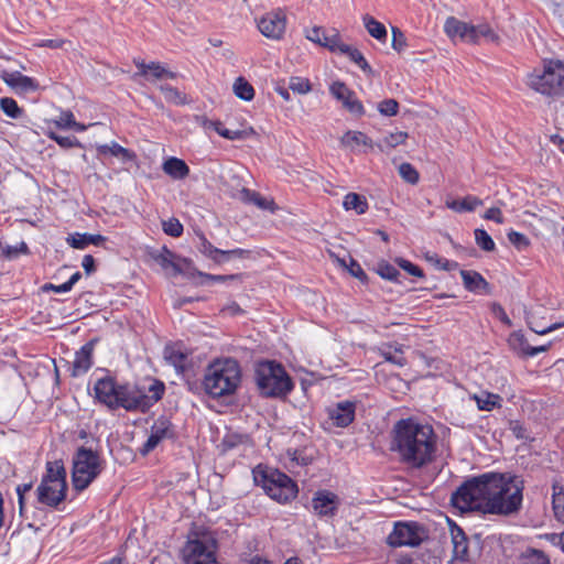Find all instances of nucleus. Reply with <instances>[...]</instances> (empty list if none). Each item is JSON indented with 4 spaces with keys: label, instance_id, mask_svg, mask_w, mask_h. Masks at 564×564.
<instances>
[{
    "label": "nucleus",
    "instance_id": "5701e85b",
    "mask_svg": "<svg viewBox=\"0 0 564 564\" xmlns=\"http://www.w3.org/2000/svg\"><path fill=\"white\" fill-rule=\"evenodd\" d=\"M135 66L139 69L138 75L144 76L150 79V76L154 79L162 78H176V74L163 67L160 63L151 62L149 64L140 61H134Z\"/></svg>",
    "mask_w": 564,
    "mask_h": 564
},
{
    "label": "nucleus",
    "instance_id": "338daca9",
    "mask_svg": "<svg viewBox=\"0 0 564 564\" xmlns=\"http://www.w3.org/2000/svg\"><path fill=\"white\" fill-rule=\"evenodd\" d=\"M484 218L485 219H488V220H494L496 221L497 224H502L503 223V216H502V213L499 208L497 207H492V208H489L485 215H484Z\"/></svg>",
    "mask_w": 564,
    "mask_h": 564
},
{
    "label": "nucleus",
    "instance_id": "a211bd4d",
    "mask_svg": "<svg viewBox=\"0 0 564 564\" xmlns=\"http://www.w3.org/2000/svg\"><path fill=\"white\" fill-rule=\"evenodd\" d=\"M312 507L321 517L334 516L338 507V497L327 490L317 491L312 499Z\"/></svg>",
    "mask_w": 564,
    "mask_h": 564
},
{
    "label": "nucleus",
    "instance_id": "72a5a7b5",
    "mask_svg": "<svg viewBox=\"0 0 564 564\" xmlns=\"http://www.w3.org/2000/svg\"><path fill=\"white\" fill-rule=\"evenodd\" d=\"M364 26L366 28L367 32L375 37L376 40L380 42H386L388 32L386 26L377 21L373 17L369 14H365L362 17Z\"/></svg>",
    "mask_w": 564,
    "mask_h": 564
},
{
    "label": "nucleus",
    "instance_id": "412c9836",
    "mask_svg": "<svg viewBox=\"0 0 564 564\" xmlns=\"http://www.w3.org/2000/svg\"><path fill=\"white\" fill-rule=\"evenodd\" d=\"M93 344L87 343L76 352L72 369L73 377H79L90 369L93 365Z\"/></svg>",
    "mask_w": 564,
    "mask_h": 564
},
{
    "label": "nucleus",
    "instance_id": "0eeeda50",
    "mask_svg": "<svg viewBox=\"0 0 564 564\" xmlns=\"http://www.w3.org/2000/svg\"><path fill=\"white\" fill-rule=\"evenodd\" d=\"M104 460L97 452L80 446L73 456L72 481L77 491L86 489L102 471Z\"/></svg>",
    "mask_w": 564,
    "mask_h": 564
},
{
    "label": "nucleus",
    "instance_id": "4c0bfd02",
    "mask_svg": "<svg viewBox=\"0 0 564 564\" xmlns=\"http://www.w3.org/2000/svg\"><path fill=\"white\" fill-rule=\"evenodd\" d=\"M473 399L476 401L477 406L481 411H491L497 406H500L501 398L498 394L490 392H481L475 394Z\"/></svg>",
    "mask_w": 564,
    "mask_h": 564
},
{
    "label": "nucleus",
    "instance_id": "9d476101",
    "mask_svg": "<svg viewBox=\"0 0 564 564\" xmlns=\"http://www.w3.org/2000/svg\"><path fill=\"white\" fill-rule=\"evenodd\" d=\"M184 564H218L215 542L207 536L189 539L182 550Z\"/></svg>",
    "mask_w": 564,
    "mask_h": 564
},
{
    "label": "nucleus",
    "instance_id": "bb28decb",
    "mask_svg": "<svg viewBox=\"0 0 564 564\" xmlns=\"http://www.w3.org/2000/svg\"><path fill=\"white\" fill-rule=\"evenodd\" d=\"M234 196L239 198L243 203L253 204L260 209L273 210L274 203L272 200H268L267 198L262 197L258 192L251 191L249 188L242 187Z\"/></svg>",
    "mask_w": 564,
    "mask_h": 564
},
{
    "label": "nucleus",
    "instance_id": "c756f323",
    "mask_svg": "<svg viewBox=\"0 0 564 564\" xmlns=\"http://www.w3.org/2000/svg\"><path fill=\"white\" fill-rule=\"evenodd\" d=\"M540 311H542L541 307L538 310L531 308L530 311H525L527 324L532 332L539 335H545L550 332H553L564 326V321L551 324L549 326L542 325V323L536 319V316L539 315Z\"/></svg>",
    "mask_w": 564,
    "mask_h": 564
},
{
    "label": "nucleus",
    "instance_id": "37998d69",
    "mask_svg": "<svg viewBox=\"0 0 564 564\" xmlns=\"http://www.w3.org/2000/svg\"><path fill=\"white\" fill-rule=\"evenodd\" d=\"M249 441H250V438L246 434L229 432L224 436L221 446H223L224 451H230L240 445L248 444Z\"/></svg>",
    "mask_w": 564,
    "mask_h": 564
},
{
    "label": "nucleus",
    "instance_id": "6ab92c4d",
    "mask_svg": "<svg viewBox=\"0 0 564 564\" xmlns=\"http://www.w3.org/2000/svg\"><path fill=\"white\" fill-rule=\"evenodd\" d=\"M1 78L9 87L19 93L34 91L39 87V84L33 78L20 72H4Z\"/></svg>",
    "mask_w": 564,
    "mask_h": 564
},
{
    "label": "nucleus",
    "instance_id": "f8f14e48",
    "mask_svg": "<svg viewBox=\"0 0 564 564\" xmlns=\"http://www.w3.org/2000/svg\"><path fill=\"white\" fill-rule=\"evenodd\" d=\"M286 25V17L282 10L267 13L258 22L259 31L269 39L279 40L282 37Z\"/></svg>",
    "mask_w": 564,
    "mask_h": 564
},
{
    "label": "nucleus",
    "instance_id": "a18cd8bd",
    "mask_svg": "<svg viewBox=\"0 0 564 564\" xmlns=\"http://www.w3.org/2000/svg\"><path fill=\"white\" fill-rule=\"evenodd\" d=\"M164 358L176 369H183L185 367L187 356L180 349L166 347L164 350Z\"/></svg>",
    "mask_w": 564,
    "mask_h": 564
},
{
    "label": "nucleus",
    "instance_id": "c9c22d12",
    "mask_svg": "<svg viewBox=\"0 0 564 564\" xmlns=\"http://www.w3.org/2000/svg\"><path fill=\"white\" fill-rule=\"evenodd\" d=\"M200 253L212 259L216 263L225 262V252L221 249L214 247L205 236H199V243L197 246Z\"/></svg>",
    "mask_w": 564,
    "mask_h": 564
},
{
    "label": "nucleus",
    "instance_id": "09e8293b",
    "mask_svg": "<svg viewBox=\"0 0 564 564\" xmlns=\"http://www.w3.org/2000/svg\"><path fill=\"white\" fill-rule=\"evenodd\" d=\"M524 564H551L550 557L541 550L528 549L523 554Z\"/></svg>",
    "mask_w": 564,
    "mask_h": 564
},
{
    "label": "nucleus",
    "instance_id": "f3484780",
    "mask_svg": "<svg viewBox=\"0 0 564 564\" xmlns=\"http://www.w3.org/2000/svg\"><path fill=\"white\" fill-rule=\"evenodd\" d=\"M449 533L453 544V558L460 562L468 560V539L463 529L448 519Z\"/></svg>",
    "mask_w": 564,
    "mask_h": 564
},
{
    "label": "nucleus",
    "instance_id": "1a4fd4ad",
    "mask_svg": "<svg viewBox=\"0 0 564 564\" xmlns=\"http://www.w3.org/2000/svg\"><path fill=\"white\" fill-rule=\"evenodd\" d=\"M429 533L424 525L417 522H395L393 530L387 536L391 547H416L427 540Z\"/></svg>",
    "mask_w": 564,
    "mask_h": 564
},
{
    "label": "nucleus",
    "instance_id": "4468645a",
    "mask_svg": "<svg viewBox=\"0 0 564 564\" xmlns=\"http://www.w3.org/2000/svg\"><path fill=\"white\" fill-rule=\"evenodd\" d=\"M155 262L164 270H171L173 275L184 274L192 269V261L170 251L167 248L154 257Z\"/></svg>",
    "mask_w": 564,
    "mask_h": 564
},
{
    "label": "nucleus",
    "instance_id": "de8ad7c7",
    "mask_svg": "<svg viewBox=\"0 0 564 564\" xmlns=\"http://www.w3.org/2000/svg\"><path fill=\"white\" fill-rule=\"evenodd\" d=\"M48 138L54 140L63 149L82 148V143L74 135H59L56 132L50 131Z\"/></svg>",
    "mask_w": 564,
    "mask_h": 564
},
{
    "label": "nucleus",
    "instance_id": "aec40b11",
    "mask_svg": "<svg viewBox=\"0 0 564 564\" xmlns=\"http://www.w3.org/2000/svg\"><path fill=\"white\" fill-rule=\"evenodd\" d=\"M509 346L513 351H516L519 355H523L527 357H534L540 352H544L547 350V345L531 346L524 335L520 332L512 333L508 338Z\"/></svg>",
    "mask_w": 564,
    "mask_h": 564
},
{
    "label": "nucleus",
    "instance_id": "0e129e2a",
    "mask_svg": "<svg viewBox=\"0 0 564 564\" xmlns=\"http://www.w3.org/2000/svg\"><path fill=\"white\" fill-rule=\"evenodd\" d=\"M427 259L430 261H433L436 265H438L440 268H442L443 270H446V271H452V270H455L458 268L457 262L451 261V260H447L444 258H440L436 254L433 257H429Z\"/></svg>",
    "mask_w": 564,
    "mask_h": 564
},
{
    "label": "nucleus",
    "instance_id": "a878e982",
    "mask_svg": "<svg viewBox=\"0 0 564 564\" xmlns=\"http://www.w3.org/2000/svg\"><path fill=\"white\" fill-rule=\"evenodd\" d=\"M306 37L315 43H318L322 46L328 47L330 51H336L339 44L338 34L334 33L332 35L326 34L325 30L322 28H313L307 31Z\"/></svg>",
    "mask_w": 564,
    "mask_h": 564
},
{
    "label": "nucleus",
    "instance_id": "393cba45",
    "mask_svg": "<svg viewBox=\"0 0 564 564\" xmlns=\"http://www.w3.org/2000/svg\"><path fill=\"white\" fill-rule=\"evenodd\" d=\"M162 170L174 180H184L189 174V167L185 161L171 156L163 162Z\"/></svg>",
    "mask_w": 564,
    "mask_h": 564
},
{
    "label": "nucleus",
    "instance_id": "8fccbe9b",
    "mask_svg": "<svg viewBox=\"0 0 564 564\" xmlns=\"http://www.w3.org/2000/svg\"><path fill=\"white\" fill-rule=\"evenodd\" d=\"M377 273L381 278L392 282H398V278L400 276L399 270L392 264L384 261L378 263Z\"/></svg>",
    "mask_w": 564,
    "mask_h": 564
},
{
    "label": "nucleus",
    "instance_id": "69168bd1",
    "mask_svg": "<svg viewBox=\"0 0 564 564\" xmlns=\"http://www.w3.org/2000/svg\"><path fill=\"white\" fill-rule=\"evenodd\" d=\"M32 489V482L19 485L17 487V495L19 499L20 510L23 511L25 494H28Z\"/></svg>",
    "mask_w": 564,
    "mask_h": 564
},
{
    "label": "nucleus",
    "instance_id": "b1692460",
    "mask_svg": "<svg viewBox=\"0 0 564 564\" xmlns=\"http://www.w3.org/2000/svg\"><path fill=\"white\" fill-rule=\"evenodd\" d=\"M460 275L466 290L469 292L480 293L487 292L489 289L488 282L482 275L473 270H462Z\"/></svg>",
    "mask_w": 564,
    "mask_h": 564
},
{
    "label": "nucleus",
    "instance_id": "a19ab883",
    "mask_svg": "<svg viewBox=\"0 0 564 564\" xmlns=\"http://www.w3.org/2000/svg\"><path fill=\"white\" fill-rule=\"evenodd\" d=\"M480 39L489 42H496L498 35L488 24L471 25V43H478Z\"/></svg>",
    "mask_w": 564,
    "mask_h": 564
},
{
    "label": "nucleus",
    "instance_id": "423d86ee",
    "mask_svg": "<svg viewBox=\"0 0 564 564\" xmlns=\"http://www.w3.org/2000/svg\"><path fill=\"white\" fill-rule=\"evenodd\" d=\"M253 478L271 499L280 503L289 502L297 495L296 484L278 469L259 465L253 469Z\"/></svg>",
    "mask_w": 564,
    "mask_h": 564
},
{
    "label": "nucleus",
    "instance_id": "58836bf2",
    "mask_svg": "<svg viewBox=\"0 0 564 564\" xmlns=\"http://www.w3.org/2000/svg\"><path fill=\"white\" fill-rule=\"evenodd\" d=\"M481 205V200L475 196H466L463 199H455L446 203V206L457 213L473 212L477 206Z\"/></svg>",
    "mask_w": 564,
    "mask_h": 564
},
{
    "label": "nucleus",
    "instance_id": "79ce46f5",
    "mask_svg": "<svg viewBox=\"0 0 564 564\" xmlns=\"http://www.w3.org/2000/svg\"><path fill=\"white\" fill-rule=\"evenodd\" d=\"M160 90L163 94L165 100L176 106L187 104L186 95L181 93L178 89L170 85H161Z\"/></svg>",
    "mask_w": 564,
    "mask_h": 564
},
{
    "label": "nucleus",
    "instance_id": "7ed1b4c3",
    "mask_svg": "<svg viewBox=\"0 0 564 564\" xmlns=\"http://www.w3.org/2000/svg\"><path fill=\"white\" fill-rule=\"evenodd\" d=\"M148 384L119 383L111 377L98 379L94 386L97 400L110 410L119 408L129 412H148L165 392V386L158 379H148Z\"/></svg>",
    "mask_w": 564,
    "mask_h": 564
},
{
    "label": "nucleus",
    "instance_id": "7c9ffc66",
    "mask_svg": "<svg viewBox=\"0 0 564 564\" xmlns=\"http://www.w3.org/2000/svg\"><path fill=\"white\" fill-rule=\"evenodd\" d=\"M408 137V133L403 131L391 132L376 142L375 147H377L381 152L389 153L392 149L403 144Z\"/></svg>",
    "mask_w": 564,
    "mask_h": 564
},
{
    "label": "nucleus",
    "instance_id": "bf43d9fd",
    "mask_svg": "<svg viewBox=\"0 0 564 564\" xmlns=\"http://www.w3.org/2000/svg\"><path fill=\"white\" fill-rule=\"evenodd\" d=\"M395 262L401 269L406 271L409 274L416 276V278L424 276L422 269L420 267L415 265L414 263H412L411 261L403 259V258H398V259H395Z\"/></svg>",
    "mask_w": 564,
    "mask_h": 564
},
{
    "label": "nucleus",
    "instance_id": "e2e57ef3",
    "mask_svg": "<svg viewBox=\"0 0 564 564\" xmlns=\"http://www.w3.org/2000/svg\"><path fill=\"white\" fill-rule=\"evenodd\" d=\"M382 356L386 359V361L397 365L399 367L405 365V359L400 350H395L394 352L383 350Z\"/></svg>",
    "mask_w": 564,
    "mask_h": 564
},
{
    "label": "nucleus",
    "instance_id": "c85d7f7f",
    "mask_svg": "<svg viewBox=\"0 0 564 564\" xmlns=\"http://www.w3.org/2000/svg\"><path fill=\"white\" fill-rule=\"evenodd\" d=\"M67 243L74 249H85L88 245L100 246L106 241L101 235L75 232L66 238Z\"/></svg>",
    "mask_w": 564,
    "mask_h": 564
},
{
    "label": "nucleus",
    "instance_id": "052dcab7",
    "mask_svg": "<svg viewBox=\"0 0 564 564\" xmlns=\"http://www.w3.org/2000/svg\"><path fill=\"white\" fill-rule=\"evenodd\" d=\"M391 45H392L393 50H395L397 52H402L408 46L405 35L403 34V32L400 29H398L395 26L392 28V44Z\"/></svg>",
    "mask_w": 564,
    "mask_h": 564
},
{
    "label": "nucleus",
    "instance_id": "cd10ccee",
    "mask_svg": "<svg viewBox=\"0 0 564 564\" xmlns=\"http://www.w3.org/2000/svg\"><path fill=\"white\" fill-rule=\"evenodd\" d=\"M340 144L350 149L351 151H355L359 145H364L370 149L375 148L372 140L368 138L364 132L352 130L347 131L340 138Z\"/></svg>",
    "mask_w": 564,
    "mask_h": 564
},
{
    "label": "nucleus",
    "instance_id": "9b49d317",
    "mask_svg": "<svg viewBox=\"0 0 564 564\" xmlns=\"http://www.w3.org/2000/svg\"><path fill=\"white\" fill-rule=\"evenodd\" d=\"M66 489L56 481L41 480L36 488L37 502L56 509L66 498Z\"/></svg>",
    "mask_w": 564,
    "mask_h": 564
},
{
    "label": "nucleus",
    "instance_id": "dca6fc26",
    "mask_svg": "<svg viewBox=\"0 0 564 564\" xmlns=\"http://www.w3.org/2000/svg\"><path fill=\"white\" fill-rule=\"evenodd\" d=\"M356 403L341 401L328 410V416L337 427H347L355 420Z\"/></svg>",
    "mask_w": 564,
    "mask_h": 564
},
{
    "label": "nucleus",
    "instance_id": "5fc2aeb1",
    "mask_svg": "<svg viewBox=\"0 0 564 564\" xmlns=\"http://www.w3.org/2000/svg\"><path fill=\"white\" fill-rule=\"evenodd\" d=\"M289 88L294 93L304 95L311 90V84L306 78L294 76L290 78Z\"/></svg>",
    "mask_w": 564,
    "mask_h": 564
},
{
    "label": "nucleus",
    "instance_id": "473e14b6",
    "mask_svg": "<svg viewBox=\"0 0 564 564\" xmlns=\"http://www.w3.org/2000/svg\"><path fill=\"white\" fill-rule=\"evenodd\" d=\"M50 482L56 481L59 485L67 487L66 484V470L61 460L48 462L46 464V474L42 478Z\"/></svg>",
    "mask_w": 564,
    "mask_h": 564
},
{
    "label": "nucleus",
    "instance_id": "39448f33",
    "mask_svg": "<svg viewBox=\"0 0 564 564\" xmlns=\"http://www.w3.org/2000/svg\"><path fill=\"white\" fill-rule=\"evenodd\" d=\"M256 381L260 393L269 398H281L293 389V382L281 364L260 362L256 369Z\"/></svg>",
    "mask_w": 564,
    "mask_h": 564
},
{
    "label": "nucleus",
    "instance_id": "774afa93",
    "mask_svg": "<svg viewBox=\"0 0 564 564\" xmlns=\"http://www.w3.org/2000/svg\"><path fill=\"white\" fill-rule=\"evenodd\" d=\"M291 460L293 463H295L296 465H300V466H305L307 465L311 460L308 457H306L305 455H303L302 452H299V451H294V452H288Z\"/></svg>",
    "mask_w": 564,
    "mask_h": 564
},
{
    "label": "nucleus",
    "instance_id": "2f4dec72",
    "mask_svg": "<svg viewBox=\"0 0 564 564\" xmlns=\"http://www.w3.org/2000/svg\"><path fill=\"white\" fill-rule=\"evenodd\" d=\"M97 152L99 155L110 154L121 159L123 162L132 161L134 159V154L130 150L121 147L117 142L97 145Z\"/></svg>",
    "mask_w": 564,
    "mask_h": 564
},
{
    "label": "nucleus",
    "instance_id": "864d4df0",
    "mask_svg": "<svg viewBox=\"0 0 564 564\" xmlns=\"http://www.w3.org/2000/svg\"><path fill=\"white\" fill-rule=\"evenodd\" d=\"M163 231L171 237H180L183 234V225L177 218H169L162 223Z\"/></svg>",
    "mask_w": 564,
    "mask_h": 564
},
{
    "label": "nucleus",
    "instance_id": "49530a36",
    "mask_svg": "<svg viewBox=\"0 0 564 564\" xmlns=\"http://www.w3.org/2000/svg\"><path fill=\"white\" fill-rule=\"evenodd\" d=\"M1 110L10 118L18 119L22 115V109L18 106V102L10 97H3L0 99Z\"/></svg>",
    "mask_w": 564,
    "mask_h": 564
},
{
    "label": "nucleus",
    "instance_id": "603ef678",
    "mask_svg": "<svg viewBox=\"0 0 564 564\" xmlns=\"http://www.w3.org/2000/svg\"><path fill=\"white\" fill-rule=\"evenodd\" d=\"M400 176L408 183L414 185L419 182V173L410 163H402L399 166Z\"/></svg>",
    "mask_w": 564,
    "mask_h": 564
},
{
    "label": "nucleus",
    "instance_id": "f03ea898",
    "mask_svg": "<svg viewBox=\"0 0 564 564\" xmlns=\"http://www.w3.org/2000/svg\"><path fill=\"white\" fill-rule=\"evenodd\" d=\"M437 438L432 425L412 417L401 419L392 427L390 451L405 467L422 469L435 460Z\"/></svg>",
    "mask_w": 564,
    "mask_h": 564
},
{
    "label": "nucleus",
    "instance_id": "6e6552de",
    "mask_svg": "<svg viewBox=\"0 0 564 564\" xmlns=\"http://www.w3.org/2000/svg\"><path fill=\"white\" fill-rule=\"evenodd\" d=\"M528 85L545 96H564V64L560 61H550L542 72L535 70L528 76Z\"/></svg>",
    "mask_w": 564,
    "mask_h": 564
},
{
    "label": "nucleus",
    "instance_id": "4be33fe9",
    "mask_svg": "<svg viewBox=\"0 0 564 564\" xmlns=\"http://www.w3.org/2000/svg\"><path fill=\"white\" fill-rule=\"evenodd\" d=\"M444 30L452 39L458 37L464 42L471 43V24L463 22L454 17H449L445 21Z\"/></svg>",
    "mask_w": 564,
    "mask_h": 564
},
{
    "label": "nucleus",
    "instance_id": "e433bc0d",
    "mask_svg": "<svg viewBox=\"0 0 564 564\" xmlns=\"http://www.w3.org/2000/svg\"><path fill=\"white\" fill-rule=\"evenodd\" d=\"M336 51H339L340 53L347 55L355 64H357L364 72H370L371 67L364 57L362 53L351 47L350 45L340 43L338 44Z\"/></svg>",
    "mask_w": 564,
    "mask_h": 564
},
{
    "label": "nucleus",
    "instance_id": "20e7f679",
    "mask_svg": "<svg viewBox=\"0 0 564 564\" xmlns=\"http://www.w3.org/2000/svg\"><path fill=\"white\" fill-rule=\"evenodd\" d=\"M241 382V369L232 358L218 359L205 370L203 387L213 399L231 395Z\"/></svg>",
    "mask_w": 564,
    "mask_h": 564
},
{
    "label": "nucleus",
    "instance_id": "6e6d98bb",
    "mask_svg": "<svg viewBox=\"0 0 564 564\" xmlns=\"http://www.w3.org/2000/svg\"><path fill=\"white\" fill-rule=\"evenodd\" d=\"M3 254L6 258L12 260L18 258L20 254H28L29 253V247L24 241H21L20 243L15 246H6L2 248Z\"/></svg>",
    "mask_w": 564,
    "mask_h": 564
},
{
    "label": "nucleus",
    "instance_id": "ddd939ff",
    "mask_svg": "<svg viewBox=\"0 0 564 564\" xmlns=\"http://www.w3.org/2000/svg\"><path fill=\"white\" fill-rule=\"evenodd\" d=\"M329 91L337 100L341 101L343 106L352 115L360 117L365 113L361 101L356 98L355 93L344 83H333L329 87Z\"/></svg>",
    "mask_w": 564,
    "mask_h": 564
},
{
    "label": "nucleus",
    "instance_id": "4d7b16f0",
    "mask_svg": "<svg viewBox=\"0 0 564 564\" xmlns=\"http://www.w3.org/2000/svg\"><path fill=\"white\" fill-rule=\"evenodd\" d=\"M378 110L383 116H395L399 110V104L395 99H384L378 105Z\"/></svg>",
    "mask_w": 564,
    "mask_h": 564
},
{
    "label": "nucleus",
    "instance_id": "680f3d73",
    "mask_svg": "<svg viewBox=\"0 0 564 564\" xmlns=\"http://www.w3.org/2000/svg\"><path fill=\"white\" fill-rule=\"evenodd\" d=\"M54 124L59 129H70L75 124V117L70 111H64L54 120Z\"/></svg>",
    "mask_w": 564,
    "mask_h": 564
},
{
    "label": "nucleus",
    "instance_id": "f257e3e1",
    "mask_svg": "<svg viewBox=\"0 0 564 564\" xmlns=\"http://www.w3.org/2000/svg\"><path fill=\"white\" fill-rule=\"evenodd\" d=\"M522 481L508 473H485L467 479L453 492L451 501L462 511L488 514L517 513L523 500Z\"/></svg>",
    "mask_w": 564,
    "mask_h": 564
},
{
    "label": "nucleus",
    "instance_id": "3c124183",
    "mask_svg": "<svg viewBox=\"0 0 564 564\" xmlns=\"http://www.w3.org/2000/svg\"><path fill=\"white\" fill-rule=\"evenodd\" d=\"M475 240L478 247L481 248L484 251H494L496 248L492 238L484 229L475 230Z\"/></svg>",
    "mask_w": 564,
    "mask_h": 564
},
{
    "label": "nucleus",
    "instance_id": "ea45409f",
    "mask_svg": "<svg viewBox=\"0 0 564 564\" xmlns=\"http://www.w3.org/2000/svg\"><path fill=\"white\" fill-rule=\"evenodd\" d=\"M235 95L246 101H250L254 97L252 85L242 76L238 77L232 86Z\"/></svg>",
    "mask_w": 564,
    "mask_h": 564
},
{
    "label": "nucleus",
    "instance_id": "f704fd0d",
    "mask_svg": "<svg viewBox=\"0 0 564 564\" xmlns=\"http://www.w3.org/2000/svg\"><path fill=\"white\" fill-rule=\"evenodd\" d=\"M346 210H355L358 215H362L368 209V202L365 196L357 193H348L343 202Z\"/></svg>",
    "mask_w": 564,
    "mask_h": 564
},
{
    "label": "nucleus",
    "instance_id": "c03bdc74",
    "mask_svg": "<svg viewBox=\"0 0 564 564\" xmlns=\"http://www.w3.org/2000/svg\"><path fill=\"white\" fill-rule=\"evenodd\" d=\"M553 510L556 519L564 522V491L561 486H553Z\"/></svg>",
    "mask_w": 564,
    "mask_h": 564
},
{
    "label": "nucleus",
    "instance_id": "2eb2a0df",
    "mask_svg": "<svg viewBox=\"0 0 564 564\" xmlns=\"http://www.w3.org/2000/svg\"><path fill=\"white\" fill-rule=\"evenodd\" d=\"M173 437L171 422L165 417L158 419L151 426L150 435L141 448L143 455L152 452L161 441Z\"/></svg>",
    "mask_w": 564,
    "mask_h": 564
},
{
    "label": "nucleus",
    "instance_id": "13d9d810",
    "mask_svg": "<svg viewBox=\"0 0 564 564\" xmlns=\"http://www.w3.org/2000/svg\"><path fill=\"white\" fill-rule=\"evenodd\" d=\"M508 239L518 250H523L530 245V241L525 235L514 230H510L508 232Z\"/></svg>",
    "mask_w": 564,
    "mask_h": 564
}]
</instances>
